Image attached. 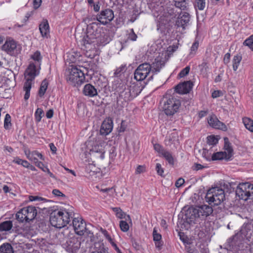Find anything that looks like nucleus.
Returning a JSON list of instances; mask_svg holds the SVG:
<instances>
[{"mask_svg": "<svg viewBox=\"0 0 253 253\" xmlns=\"http://www.w3.org/2000/svg\"><path fill=\"white\" fill-rule=\"evenodd\" d=\"M98 24L96 22L90 23L89 33L92 36L91 38L96 39L97 43L105 45L109 42V39L104 32H101L102 29L98 27Z\"/></svg>", "mask_w": 253, "mask_h": 253, "instance_id": "nucleus-7", "label": "nucleus"}, {"mask_svg": "<svg viewBox=\"0 0 253 253\" xmlns=\"http://www.w3.org/2000/svg\"><path fill=\"white\" fill-rule=\"evenodd\" d=\"M100 191L103 193H106L109 194L110 196H113L114 193L115 192V190L113 187L111 188H106L103 189H101Z\"/></svg>", "mask_w": 253, "mask_h": 253, "instance_id": "nucleus-48", "label": "nucleus"}, {"mask_svg": "<svg viewBox=\"0 0 253 253\" xmlns=\"http://www.w3.org/2000/svg\"><path fill=\"white\" fill-rule=\"evenodd\" d=\"M90 26V24L89 26H88V27L87 28L86 35L84 36L82 40V42L86 48H89V45L96 42V39L91 38V36H92L90 35L89 33Z\"/></svg>", "mask_w": 253, "mask_h": 253, "instance_id": "nucleus-24", "label": "nucleus"}, {"mask_svg": "<svg viewBox=\"0 0 253 253\" xmlns=\"http://www.w3.org/2000/svg\"><path fill=\"white\" fill-rule=\"evenodd\" d=\"M120 227L123 232H126L129 229V225L126 221L121 220L120 222Z\"/></svg>", "mask_w": 253, "mask_h": 253, "instance_id": "nucleus-46", "label": "nucleus"}, {"mask_svg": "<svg viewBox=\"0 0 253 253\" xmlns=\"http://www.w3.org/2000/svg\"><path fill=\"white\" fill-rule=\"evenodd\" d=\"M154 148L156 151H157L160 155L164 151L165 149L159 144H155L154 145Z\"/></svg>", "mask_w": 253, "mask_h": 253, "instance_id": "nucleus-50", "label": "nucleus"}, {"mask_svg": "<svg viewBox=\"0 0 253 253\" xmlns=\"http://www.w3.org/2000/svg\"><path fill=\"white\" fill-rule=\"evenodd\" d=\"M66 79L69 84L77 86L81 85L85 82L84 73L76 67H72L69 69Z\"/></svg>", "mask_w": 253, "mask_h": 253, "instance_id": "nucleus-6", "label": "nucleus"}, {"mask_svg": "<svg viewBox=\"0 0 253 253\" xmlns=\"http://www.w3.org/2000/svg\"><path fill=\"white\" fill-rule=\"evenodd\" d=\"M174 52V46L170 45L169 47H168L167 50L164 53L162 54V56H164V60L166 61V60H168V59L173 55V53Z\"/></svg>", "mask_w": 253, "mask_h": 253, "instance_id": "nucleus-31", "label": "nucleus"}, {"mask_svg": "<svg viewBox=\"0 0 253 253\" xmlns=\"http://www.w3.org/2000/svg\"><path fill=\"white\" fill-rule=\"evenodd\" d=\"M41 68L38 67L33 62H31L24 73L25 79L26 82L24 83L23 89L25 91L24 99L27 100L30 97V93L32 84L36 76L39 73Z\"/></svg>", "mask_w": 253, "mask_h": 253, "instance_id": "nucleus-4", "label": "nucleus"}, {"mask_svg": "<svg viewBox=\"0 0 253 253\" xmlns=\"http://www.w3.org/2000/svg\"><path fill=\"white\" fill-rule=\"evenodd\" d=\"M200 67L201 68V71H206L207 69L208 68V63L206 62H203Z\"/></svg>", "mask_w": 253, "mask_h": 253, "instance_id": "nucleus-64", "label": "nucleus"}, {"mask_svg": "<svg viewBox=\"0 0 253 253\" xmlns=\"http://www.w3.org/2000/svg\"><path fill=\"white\" fill-rule=\"evenodd\" d=\"M39 30L43 37L47 38L49 34V27L47 20H44L39 25Z\"/></svg>", "mask_w": 253, "mask_h": 253, "instance_id": "nucleus-23", "label": "nucleus"}, {"mask_svg": "<svg viewBox=\"0 0 253 253\" xmlns=\"http://www.w3.org/2000/svg\"><path fill=\"white\" fill-rule=\"evenodd\" d=\"M11 117L9 114H6L4 121V127L6 129H8L11 126Z\"/></svg>", "mask_w": 253, "mask_h": 253, "instance_id": "nucleus-37", "label": "nucleus"}, {"mask_svg": "<svg viewBox=\"0 0 253 253\" xmlns=\"http://www.w3.org/2000/svg\"><path fill=\"white\" fill-rule=\"evenodd\" d=\"M213 212L211 207L204 205L196 207H191L186 211L183 220L189 224H194L200 218H203L211 215Z\"/></svg>", "mask_w": 253, "mask_h": 253, "instance_id": "nucleus-1", "label": "nucleus"}, {"mask_svg": "<svg viewBox=\"0 0 253 253\" xmlns=\"http://www.w3.org/2000/svg\"><path fill=\"white\" fill-rule=\"evenodd\" d=\"M29 198L30 201H42V200H44L42 197H40L38 196H30Z\"/></svg>", "mask_w": 253, "mask_h": 253, "instance_id": "nucleus-58", "label": "nucleus"}, {"mask_svg": "<svg viewBox=\"0 0 253 253\" xmlns=\"http://www.w3.org/2000/svg\"><path fill=\"white\" fill-rule=\"evenodd\" d=\"M0 253H14V250L9 243H4L0 246Z\"/></svg>", "mask_w": 253, "mask_h": 253, "instance_id": "nucleus-27", "label": "nucleus"}, {"mask_svg": "<svg viewBox=\"0 0 253 253\" xmlns=\"http://www.w3.org/2000/svg\"><path fill=\"white\" fill-rule=\"evenodd\" d=\"M228 139L227 138H225V145H224V149L227 153V155H228V157L230 158L232 156V152L233 150L229 144V143L227 141Z\"/></svg>", "mask_w": 253, "mask_h": 253, "instance_id": "nucleus-34", "label": "nucleus"}, {"mask_svg": "<svg viewBox=\"0 0 253 253\" xmlns=\"http://www.w3.org/2000/svg\"><path fill=\"white\" fill-rule=\"evenodd\" d=\"M205 5V0H196L195 6L197 7L199 10H203Z\"/></svg>", "mask_w": 253, "mask_h": 253, "instance_id": "nucleus-44", "label": "nucleus"}, {"mask_svg": "<svg viewBox=\"0 0 253 253\" xmlns=\"http://www.w3.org/2000/svg\"><path fill=\"white\" fill-rule=\"evenodd\" d=\"M88 145L91 147L90 150L92 155L101 159L104 158L105 147L106 143L99 136L96 138L95 142L89 140Z\"/></svg>", "mask_w": 253, "mask_h": 253, "instance_id": "nucleus-9", "label": "nucleus"}, {"mask_svg": "<svg viewBox=\"0 0 253 253\" xmlns=\"http://www.w3.org/2000/svg\"><path fill=\"white\" fill-rule=\"evenodd\" d=\"M48 85V83L46 79H44L42 81L39 90V94L40 96L42 97L43 96L47 89Z\"/></svg>", "mask_w": 253, "mask_h": 253, "instance_id": "nucleus-28", "label": "nucleus"}, {"mask_svg": "<svg viewBox=\"0 0 253 253\" xmlns=\"http://www.w3.org/2000/svg\"><path fill=\"white\" fill-rule=\"evenodd\" d=\"M145 171V168L143 166H138L136 169V173L140 174L141 173L144 172Z\"/></svg>", "mask_w": 253, "mask_h": 253, "instance_id": "nucleus-54", "label": "nucleus"}, {"mask_svg": "<svg viewBox=\"0 0 253 253\" xmlns=\"http://www.w3.org/2000/svg\"><path fill=\"white\" fill-rule=\"evenodd\" d=\"M13 162L18 165H21L24 167L27 168H28V167H29V165H30V163L28 161H27L26 160H23L19 158L15 159L13 161Z\"/></svg>", "mask_w": 253, "mask_h": 253, "instance_id": "nucleus-39", "label": "nucleus"}, {"mask_svg": "<svg viewBox=\"0 0 253 253\" xmlns=\"http://www.w3.org/2000/svg\"><path fill=\"white\" fill-rule=\"evenodd\" d=\"M151 70V66L148 63L140 64L135 70L134 79L138 81H141L146 78Z\"/></svg>", "mask_w": 253, "mask_h": 253, "instance_id": "nucleus-11", "label": "nucleus"}, {"mask_svg": "<svg viewBox=\"0 0 253 253\" xmlns=\"http://www.w3.org/2000/svg\"><path fill=\"white\" fill-rule=\"evenodd\" d=\"M194 84L191 81H185L175 86V90L180 94H186L190 92Z\"/></svg>", "mask_w": 253, "mask_h": 253, "instance_id": "nucleus-18", "label": "nucleus"}, {"mask_svg": "<svg viewBox=\"0 0 253 253\" xmlns=\"http://www.w3.org/2000/svg\"><path fill=\"white\" fill-rule=\"evenodd\" d=\"M184 179L182 178H179L176 182H175V186L177 187H180L184 183Z\"/></svg>", "mask_w": 253, "mask_h": 253, "instance_id": "nucleus-53", "label": "nucleus"}, {"mask_svg": "<svg viewBox=\"0 0 253 253\" xmlns=\"http://www.w3.org/2000/svg\"><path fill=\"white\" fill-rule=\"evenodd\" d=\"M153 237L154 242L162 240V236L160 233H158L156 228H154L153 229Z\"/></svg>", "mask_w": 253, "mask_h": 253, "instance_id": "nucleus-47", "label": "nucleus"}, {"mask_svg": "<svg viewBox=\"0 0 253 253\" xmlns=\"http://www.w3.org/2000/svg\"><path fill=\"white\" fill-rule=\"evenodd\" d=\"M229 160L230 158L227 155L226 152H218L213 153L212 155V160H221L222 159Z\"/></svg>", "mask_w": 253, "mask_h": 253, "instance_id": "nucleus-25", "label": "nucleus"}, {"mask_svg": "<svg viewBox=\"0 0 253 253\" xmlns=\"http://www.w3.org/2000/svg\"><path fill=\"white\" fill-rule=\"evenodd\" d=\"M2 49L11 55L17 54L19 50L17 47V42L13 40H7L2 46Z\"/></svg>", "mask_w": 253, "mask_h": 253, "instance_id": "nucleus-15", "label": "nucleus"}, {"mask_svg": "<svg viewBox=\"0 0 253 253\" xmlns=\"http://www.w3.org/2000/svg\"><path fill=\"white\" fill-rule=\"evenodd\" d=\"M198 47L199 42L198 41H195L191 47L189 55H192V56H194L196 54V51L198 48Z\"/></svg>", "mask_w": 253, "mask_h": 253, "instance_id": "nucleus-36", "label": "nucleus"}, {"mask_svg": "<svg viewBox=\"0 0 253 253\" xmlns=\"http://www.w3.org/2000/svg\"><path fill=\"white\" fill-rule=\"evenodd\" d=\"M137 35L134 33L133 30L132 29L131 30V33L129 35L128 38L131 40L134 41L137 39Z\"/></svg>", "mask_w": 253, "mask_h": 253, "instance_id": "nucleus-56", "label": "nucleus"}, {"mask_svg": "<svg viewBox=\"0 0 253 253\" xmlns=\"http://www.w3.org/2000/svg\"><path fill=\"white\" fill-rule=\"evenodd\" d=\"M52 194L56 196L65 197V195L58 189H53L52 192Z\"/></svg>", "mask_w": 253, "mask_h": 253, "instance_id": "nucleus-55", "label": "nucleus"}, {"mask_svg": "<svg viewBox=\"0 0 253 253\" xmlns=\"http://www.w3.org/2000/svg\"><path fill=\"white\" fill-rule=\"evenodd\" d=\"M25 154L27 158L30 161H33L37 167L42 169L44 172H46V169H48L46 167H44L43 164L38 161V159L36 158L37 156L40 159L43 160L44 158L42 155L37 151H34L31 152L30 151H25Z\"/></svg>", "mask_w": 253, "mask_h": 253, "instance_id": "nucleus-13", "label": "nucleus"}, {"mask_svg": "<svg viewBox=\"0 0 253 253\" xmlns=\"http://www.w3.org/2000/svg\"><path fill=\"white\" fill-rule=\"evenodd\" d=\"M42 2V0H34L33 2L34 7L35 9H37L40 7Z\"/></svg>", "mask_w": 253, "mask_h": 253, "instance_id": "nucleus-61", "label": "nucleus"}, {"mask_svg": "<svg viewBox=\"0 0 253 253\" xmlns=\"http://www.w3.org/2000/svg\"><path fill=\"white\" fill-rule=\"evenodd\" d=\"M243 123L246 128L247 129L248 127L250 128L251 125L253 124V120L249 118L245 117L243 118Z\"/></svg>", "mask_w": 253, "mask_h": 253, "instance_id": "nucleus-45", "label": "nucleus"}, {"mask_svg": "<svg viewBox=\"0 0 253 253\" xmlns=\"http://www.w3.org/2000/svg\"><path fill=\"white\" fill-rule=\"evenodd\" d=\"M230 54L227 53L225 54L223 61L225 64H228L230 62Z\"/></svg>", "mask_w": 253, "mask_h": 253, "instance_id": "nucleus-59", "label": "nucleus"}, {"mask_svg": "<svg viewBox=\"0 0 253 253\" xmlns=\"http://www.w3.org/2000/svg\"><path fill=\"white\" fill-rule=\"evenodd\" d=\"M190 68L189 66H187L185 68L183 69L177 75V78L180 79L188 75L190 71Z\"/></svg>", "mask_w": 253, "mask_h": 253, "instance_id": "nucleus-40", "label": "nucleus"}, {"mask_svg": "<svg viewBox=\"0 0 253 253\" xmlns=\"http://www.w3.org/2000/svg\"><path fill=\"white\" fill-rule=\"evenodd\" d=\"M114 18L113 11L109 8L102 10L100 14L96 16V19L100 23L106 25L111 21Z\"/></svg>", "mask_w": 253, "mask_h": 253, "instance_id": "nucleus-14", "label": "nucleus"}, {"mask_svg": "<svg viewBox=\"0 0 253 253\" xmlns=\"http://www.w3.org/2000/svg\"><path fill=\"white\" fill-rule=\"evenodd\" d=\"M205 199L210 205L218 206L225 200L224 191L219 187H212L208 191Z\"/></svg>", "mask_w": 253, "mask_h": 253, "instance_id": "nucleus-5", "label": "nucleus"}, {"mask_svg": "<svg viewBox=\"0 0 253 253\" xmlns=\"http://www.w3.org/2000/svg\"><path fill=\"white\" fill-rule=\"evenodd\" d=\"M208 143L210 145H214L217 143L218 140L214 136H209L207 137Z\"/></svg>", "mask_w": 253, "mask_h": 253, "instance_id": "nucleus-49", "label": "nucleus"}, {"mask_svg": "<svg viewBox=\"0 0 253 253\" xmlns=\"http://www.w3.org/2000/svg\"><path fill=\"white\" fill-rule=\"evenodd\" d=\"M73 226L76 233L82 236L86 231V224L85 222L81 217H75L73 219Z\"/></svg>", "mask_w": 253, "mask_h": 253, "instance_id": "nucleus-17", "label": "nucleus"}, {"mask_svg": "<svg viewBox=\"0 0 253 253\" xmlns=\"http://www.w3.org/2000/svg\"><path fill=\"white\" fill-rule=\"evenodd\" d=\"M187 7V3L185 0H180V1L175 0V9L178 10L186 9Z\"/></svg>", "mask_w": 253, "mask_h": 253, "instance_id": "nucleus-33", "label": "nucleus"}, {"mask_svg": "<svg viewBox=\"0 0 253 253\" xmlns=\"http://www.w3.org/2000/svg\"><path fill=\"white\" fill-rule=\"evenodd\" d=\"M208 114L207 111H201L198 113V117L200 119L206 116Z\"/></svg>", "mask_w": 253, "mask_h": 253, "instance_id": "nucleus-63", "label": "nucleus"}, {"mask_svg": "<svg viewBox=\"0 0 253 253\" xmlns=\"http://www.w3.org/2000/svg\"><path fill=\"white\" fill-rule=\"evenodd\" d=\"M113 211L115 212L116 216L120 219L125 218L126 213L120 208H113Z\"/></svg>", "mask_w": 253, "mask_h": 253, "instance_id": "nucleus-35", "label": "nucleus"}, {"mask_svg": "<svg viewBox=\"0 0 253 253\" xmlns=\"http://www.w3.org/2000/svg\"><path fill=\"white\" fill-rule=\"evenodd\" d=\"M64 246L67 251L73 253L80 248L81 242L77 238L73 237L69 238Z\"/></svg>", "mask_w": 253, "mask_h": 253, "instance_id": "nucleus-16", "label": "nucleus"}, {"mask_svg": "<svg viewBox=\"0 0 253 253\" xmlns=\"http://www.w3.org/2000/svg\"><path fill=\"white\" fill-rule=\"evenodd\" d=\"M74 214L72 210H56L50 213V222L53 226L61 228L69 223Z\"/></svg>", "mask_w": 253, "mask_h": 253, "instance_id": "nucleus-2", "label": "nucleus"}, {"mask_svg": "<svg viewBox=\"0 0 253 253\" xmlns=\"http://www.w3.org/2000/svg\"><path fill=\"white\" fill-rule=\"evenodd\" d=\"M100 231L104 236V237L106 238V239H107L110 243L111 244L114 243L110 235L108 233V231L106 230L101 228Z\"/></svg>", "mask_w": 253, "mask_h": 253, "instance_id": "nucleus-42", "label": "nucleus"}, {"mask_svg": "<svg viewBox=\"0 0 253 253\" xmlns=\"http://www.w3.org/2000/svg\"><path fill=\"white\" fill-rule=\"evenodd\" d=\"M236 194L240 199L247 200L253 196V185L248 182L239 184L236 188Z\"/></svg>", "mask_w": 253, "mask_h": 253, "instance_id": "nucleus-10", "label": "nucleus"}, {"mask_svg": "<svg viewBox=\"0 0 253 253\" xmlns=\"http://www.w3.org/2000/svg\"><path fill=\"white\" fill-rule=\"evenodd\" d=\"M185 10L175 9V13L178 15L175 24V31L177 33L176 39L177 40L178 45H180V42L182 39V35L185 33V30L189 25L190 19L189 14Z\"/></svg>", "mask_w": 253, "mask_h": 253, "instance_id": "nucleus-3", "label": "nucleus"}, {"mask_svg": "<svg viewBox=\"0 0 253 253\" xmlns=\"http://www.w3.org/2000/svg\"><path fill=\"white\" fill-rule=\"evenodd\" d=\"M126 128V122L125 121H122L121 122L120 131L124 132Z\"/></svg>", "mask_w": 253, "mask_h": 253, "instance_id": "nucleus-60", "label": "nucleus"}, {"mask_svg": "<svg viewBox=\"0 0 253 253\" xmlns=\"http://www.w3.org/2000/svg\"><path fill=\"white\" fill-rule=\"evenodd\" d=\"M35 115L36 121L40 122L43 115V110L41 108H38L35 112Z\"/></svg>", "mask_w": 253, "mask_h": 253, "instance_id": "nucleus-38", "label": "nucleus"}, {"mask_svg": "<svg viewBox=\"0 0 253 253\" xmlns=\"http://www.w3.org/2000/svg\"><path fill=\"white\" fill-rule=\"evenodd\" d=\"M155 244L156 248L158 250H161L163 246V242L162 240L159 241H155Z\"/></svg>", "mask_w": 253, "mask_h": 253, "instance_id": "nucleus-57", "label": "nucleus"}, {"mask_svg": "<svg viewBox=\"0 0 253 253\" xmlns=\"http://www.w3.org/2000/svg\"><path fill=\"white\" fill-rule=\"evenodd\" d=\"M174 142V135L173 133H171L168 135L165 140V143L167 145H171Z\"/></svg>", "mask_w": 253, "mask_h": 253, "instance_id": "nucleus-43", "label": "nucleus"}, {"mask_svg": "<svg viewBox=\"0 0 253 253\" xmlns=\"http://www.w3.org/2000/svg\"><path fill=\"white\" fill-rule=\"evenodd\" d=\"M208 122L210 126L213 128L222 130L226 129L225 125L219 121L216 117L214 115L211 116L208 119Z\"/></svg>", "mask_w": 253, "mask_h": 253, "instance_id": "nucleus-20", "label": "nucleus"}, {"mask_svg": "<svg viewBox=\"0 0 253 253\" xmlns=\"http://www.w3.org/2000/svg\"><path fill=\"white\" fill-rule=\"evenodd\" d=\"M125 69H126V66L122 65L121 66H120V67H119L118 68H117L116 70V71L114 73L115 75L117 76H119V75L121 72H123L125 70Z\"/></svg>", "mask_w": 253, "mask_h": 253, "instance_id": "nucleus-52", "label": "nucleus"}, {"mask_svg": "<svg viewBox=\"0 0 253 253\" xmlns=\"http://www.w3.org/2000/svg\"><path fill=\"white\" fill-rule=\"evenodd\" d=\"M12 227V222L10 220L5 221L0 224V231L10 230Z\"/></svg>", "mask_w": 253, "mask_h": 253, "instance_id": "nucleus-29", "label": "nucleus"}, {"mask_svg": "<svg viewBox=\"0 0 253 253\" xmlns=\"http://www.w3.org/2000/svg\"><path fill=\"white\" fill-rule=\"evenodd\" d=\"M160 156L164 157L169 164L173 165V159L172 154L170 152L165 150Z\"/></svg>", "mask_w": 253, "mask_h": 253, "instance_id": "nucleus-32", "label": "nucleus"}, {"mask_svg": "<svg viewBox=\"0 0 253 253\" xmlns=\"http://www.w3.org/2000/svg\"><path fill=\"white\" fill-rule=\"evenodd\" d=\"M37 214V210L36 207L28 206L19 210L16 214V218L20 222H29L35 218Z\"/></svg>", "mask_w": 253, "mask_h": 253, "instance_id": "nucleus-8", "label": "nucleus"}, {"mask_svg": "<svg viewBox=\"0 0 253 253\" xmlns=\"http://www.w3.org/2000/svg\"><path fill=\"white\" fill-rule=\"evenodd\" d=\"M244 45L248 46L253 50V35L251 36L248 39H246L244 43Z\"/></svg>", "mask_w": 253, "mask_h": 253, "instance_id": "nucleus-41", "label": "nucleus"}, {"mask_svg": "<svg viewBox=\"0 0 253 253\" xmlns=\"http://www.w3.org/2000/svg\"><path fill=\"white\" fill-rule=\"evenodd\" d=\"M242 59V57L241 54H237L234 56L232 61L234 71H236L237 70Z\"/></svg>", "mask_w": 253, "mask_h": 253, "instance_id": "nucleus-30", "label": "nucleus"}, {"mask_svg": "<svg viewBox=\"0 0 253 253\" xmlns=\"http://www.w3.org/2000/svg\"><path fill=\"white\" fill-rule=\"evenodd\" d=\"M156 169L157 170V172L158 174L161 176L163 175V174L164 173V170L163 168H162L161 165L160 164H157L156 167Z\"/></svg>", "mask_w": 253, "mask_h": 253, "instance_id": "nucleus-51", "label": "nucleus"}, {"mask_svg": "<svg viewBox=\"0 0 253 253\" xmlns=\"http://www.w3.org/2000/svg\"><path fill=\"white\" fill-rule=\"evenodd\" d=\"M172 90L168 91L164 98L163 110L167 116H172L174 114V100L171 95Z\"/></svg>", "mask_w": 253, "mask_h": 253, "instance_id": "nucleus-12", "label": "nucleus"}, {"mask_svg": "<svg viewBox=\"0 0 253 253\" xmlns=\"http://www.w3.org/2000/svg\"><path fill=\"white\" fill-rule=\"evenodd\" d=\"M204 168L203 166L199 164H195L193 166V169L196 170L202 169Z\"/></svg>", "mask_w": 253, "mask_h": 253, "instance_id": "nucleus-62", "label": "nucleus"}, {"mask_svg": "<svg viewBox=\"0 0 253 253\" xmlns=\"http://www.w3.org/2000/svg\"><path fill=\"white\" fill-rule=\"evenodd\" d=\"M31 58L34 61L33 63L35 65H36L38 67H40L42 60V56L40 52L36 51L33 54L31 55Z\"/></svg>", "mask_w": 253, "mask_h": 253, "instance_id": "nucleus-26", "label": "nucleus"}, {"mask_svg": "<svg viewBox=\"0 0 253 253\" xmlns=\"http://www.w3.org/2000/svg\"><path fill=\"white\" fill-rule=\"evenodd\" d=\"M84 94L89 97H94L97 95V89L91 84H86L83 89Z\"/></svg>", "mask_w": 253, "mask_h": 253, "instance_id": "nucleus-22", "label": "nucleus"}, {"mask_svg": "<svg viewBox=\"0 0 253 253\" xmlns=\"http://www.w3.org/2000/svg\"><path fill=\"white\" fill-rule=\"evenodd\" d=\"M113 129V121L110 119L105 120L101 126L100 133L101 135H106L109 134Z\"/></svg>", "mask_w": 253, "mask_h": 253, "instance_id": "nucleus-19", "label": "nucleus"}, {"mask_svg": "<svg viewBox=\"0 0 253 253\" xmlns=\"http://www.w3.org/2000/svg\"><path fill=\"white\" fill-rule=\"evenodd\" d=\"M165 64V60L162 56L157 57L154 62L151 65L152 72H158L163 67Z\"/></svg>", "mask_w": 253, "mask_h": 253, "instance_id": "nucleus-21", "label": "nucleus"}]
</instances>
